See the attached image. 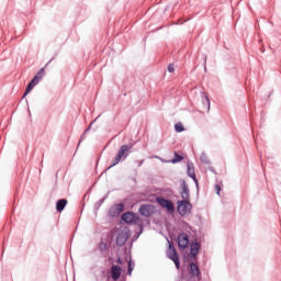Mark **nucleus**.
<instances>
[{
	"label": "nucleus",
	"mask_w": 281,
	"mask_h": 281,
	"mask_svg": "<svg viewBox=\"0 0 281 281\" xmlns=\"http://www.w3.org/2000/svg\"><path fill=\"white\" fill-rule=\"evenodd\" d=\"M168 71H169L170 74H172V72L175 71V65L170 64V65L168 66Z\"/></svg>",
	"instance_id": "25"
},
{
	"label": "nucleus",
	"mask_w": 281,
	"mask_h": 281,
	"mask_svg": "<svg viewBox=\"0 0 281 281\" xmlns=\"http://www.w3.org/2000/svg\"><path fill=\"white\" fill-rule=\"evenodd\" d=\"M111 278L114 281L120 280V277L122 276V267L120 266H112L111 267Z\"/></svg>",
	"instance_id": "10"
},
{
	"label": "nucleus",
	"mask_w": 281,
	"mask_h": 281,
	"mask_svg": "<svg viewBox=\"0 0 281 281\" xmlns=\"http://www.w3.org/2000/svg\"><path fill=\"white\" fill-rule=\"evenodd\" d=\"M126 240H128V233L126 231L119 232L116 236V245L119 247H124V245H126Z\"/></svg>",
	"instance_id": "7"
},
{
	"label": "nucleus",
	"mask_w": 281,
	"mask_h": 281,
	"mask_svg": "<svg viewBox=\"0 0 281 281\" xmlns=\"http://www.w3.org/2000/svg\"><path fill=\"white\" fill-rule=\"evenodd\" d=\"M38 82H41V81L38 80V77H34V78L31 80L30 83L35 87V85H38Z\"/></svg>",
	"instance_id": "24"
},
{
	"label": "nucleus",
	"mask_w": 281,
	"mask_h": 281,
	"mask_svg": "<svg viewBox=\"0 0 281 281\" xmlns=\"http://www.w3.org/2000/svg\"><path fill=\"white\" fill-rule=\"evenodd\" d=\"M175 131H176V133H183L186 131V128L183 127V124L176 123L175 124Z\"/></svg>",
	"instance_id": "18"
},
{
	"label": "nucleus",
	"mask_w": 281,
	"mask_h": 281,
	"mask_svg": "<svg viewBox=\"0 0 281 281\" xmlns=\"http://www.w3.org/2000/svg\"><path fill=\"white\" fill-rule=\"evenodd\" d=\"M66 206H67V200L65 199L58 200L56 203L57 212H63V210H65Z\"/></svg>",
	"instance_id": "14"
},
{
	"label": "nucleus",
	"mask_w": 281,
	"mask_h": 281,
	"mask_svg": "<svg viewBox=\"0 0 281 281\" xmlns=\"http://www.w3.org/2000/svg\"><path fill=\"white\" fill-rule=\"evenodd\" d=\"M139 216L133 212H126L122 215V221L127 225H133V223H137Z\"/></svg>",
	"instance_id": "5"
},
{
	"label": "nucleus",
	"mask_w": 281,
	"mask_h": 281,
	"mask_svg": "<svg viewBox=\"0 0 281 281\" xmlns=\"http://www.w3.org/2000/svg\"><path fill=\"white\" fill-rule=\"evenodd\" d=\"M91 126H93V122L89 125V127L83 132V134L81 135V139H85V135H87V133H89V131H91Z\"/></svg>",
	"instance_id": "22"
},
{
	"label": "nucleus",
	"mask_w": 281,
	"mask_h": 281,
	"mask_svg": "<svg viewBox=\"0 0 281 281\" xmlns=\"http://www.w3.org/2000/svg\"><path fill=\"white\" fill-rule=\"evenodd\" d=\"M189 245L190 238L188 237V234L181 233L178 235V247H180V249H188Z\"/></svg>",
	"instance_id": "6"
},
{
	"label": "nucleus",
	"mask_w": 281,
	"mask_h": 281,
	"mask_svg": "<svg viewBox=\"0 0 281 281\" xmlns=\"http://www.w3.org/2000/svg\"><path fill=\"white\" fill-rule=\"evenodd\" d=\"M190 273L193 278H199V276H201V270L196 263L190 265Z\"/></svg>",
	"instance_id": "12"
},
{
	"label": "nucleus",
	"mask_w": 281,
	"mask_h": 281,
	"mask_svg": "<svg viewBox=\"0 0 281 281\" xmlns=\"http://www.w3.org/2000/svg\"><path fill=\"white\" fill-rule=\"evenodd\" d=\"M32 89H34V86L32 83H29L23 98H25V95H27L32 91Z\"/></svg>",
	"instance_id": "20"
},
{
	"label": "nucleus",
	"mask_w": 281,
	"mask_h": 281,
	"mask_svg": "<svg viewBox=\"0 0 281 281\" xmlns=\"http://www.w3.org/2000/svg\"><path fill=\"white\" fill-rule=\"evenodd\" d=\"M187 172H188L189 177H191V179H193V181H195V183H199V181L196 180V173L194 172V164L188 162Z\"/></svg>",
	"instance_id": "11"
},
{
	"label": "nucleus",
	"mask_w": 281,
	"mask_h": 281,
	"mask_svg": "<svg viewBox=\"0 0 281 281\" xmlns=\"http://www.w3.org/2000/svg\"><path fill=\"white\" fill-rule=\"evenodd\" d=\"M132 148L133 146L122 145L119 149L117 155L113 160V164L108 168V170H111V168H113L114 166H117L120 161H124L131 155Z\"/></svg>",
	"instance_id": "2"
},
{
	"label": "nucleus",
	"mask_w": 281,
	"mask_h": 281,
	"mask_svg": "<svg viewBox=\"0 0 281 281\" xmlns=\"http://www.w3.org/2000/svg\"><path fill=\"white\" fill-rule=\"evenodd\" d=\"M156 201L159 204V206L167 210V212H169V213L175 212V204L172 203V201L161 198V196L157 198Z\"/></svg>",
	"instance_id": "4"
},
{
	"label": "nucleus",
	"mask_w": 281,
	"mask_h": 281,
	"mask_svg": "<svg viewBox=\"0 0 281 281\" xmlns=\"http://www.w3.org/2000/svg\"><path fill=\"white\" fill-rule=\"evenodd\" d=\"M179 161H183V156H180L179 154L175 153L171 164H179Z\"/></svg>",
	"instance_id": "19"
},
{
	"label": "nucleus",
	"mask_w": 281,
	"mask_h": 281,
	"mask_svg": "<svg viewBox=\"0 0 281 281\" xmlns=\"http://www.w3.org/2000/svg\"><path fill=\"white\" fill-rule=\"evenodd\" d=\"M203 98H204L203 106H205L207 113H210V98H207L205 93H203Z\"/></svg>",
	"instance_id": "17"
},
{
	"label": "nucleus",
	"mask_w": 281,
	"mask_h": 281,
	"mask_svg": "<svg viewBox=\"0 0 281 281\" xmlns=\"http://www.w3.org/2000/svg\"><path fill=\"white\" fill-rule=\"evenodd\" d=\"M199 249H200L199 243L191 244L190 254L192 258H196V256H199Z\"/></svg>",
	"instance_id": "13"
},
{
	"label": "nucleus",
	"mask_w": 281,
	"mask_h": 281,
	"mask_svg": "<svg viewBox=\"0 0 281 281\" xmlns=\"http://www.w3.org/2000/svg\"><path fill=\"white\" fill-rule=\"evenodd\" d=\"M38 82H41V81L38 80V77H34V78L31 80L30 83L35 87V85H38Z\"/></svg>",
	"instance_id": "23"
},
{
	"label": "nucleus",
	"mask_w": 281,
	"mask_h": 281,
	"mask_svg": "<svg viewBox=\"0 0 281 281\" xmlns=\"http://www.w3.org/2000/svg\"><path fill=\"white\" fill-rule=\"evenodd\" d=\"M82 139H85V138H81V139L79 140V144H81Z\"/></svg>",
	"instance_id": "29"
},
{
	"label": "nucleus",
	"mask_w": 281,
	"mask_h": 281,
	"mask_svg": "<svg viewBox=\"0 0 281 281\" xmlns=\"http://www.w3.org/2000/svg\"><path fill=\"white\" fill-rule=\"evenodd\" d=\"M215 191H216V194H218V196H220L221 195V186L215 184Z\"/></svg>",
	"instance_id": "26"
},
{
	"label": "nucleus",
	"mask_w": 281,
	"mask_h": 281,
	"mask_svg": "<svg viewBox=\"0 0 281 281\" xmlns=\"http://www.w3.org/2000/svg\"><path fill=\"white\" fill-rule=\"evenodd\" d=\"M181 188L182 191L180 194L182 200L177 202V211L180 216H188L192 212V204L190 203V189L188 188L186 180H182Z\"/></svg>",
	"instance_id": "1"
},
{
	"label": "nucleus",
	"mask_w": 281,
	"mask_h": 281,
	"mask_svg": "<svg viewBox=\"0 0 281 281\" xmlns=\"http://www.w3.org/2000/svg\"><path fill=\"white\" fill-rule=\"evenodd\" d=\"M117 262H119V265H122V259L119 258V259H117Z\"/></svg>",
	"instance_id": "28"
},
{
	"label": "nucleus",
	"mask_w": 281,
	"mask_h": 281,
	"mask_svg": "<svg viewBox=\"0 0 281 281\" xmlns=\"http://www.w3.org/2000/svg\"><path fill=\"white\" fill-rule=\"evenodd\" d=\"M127 273L131 276V273H133V266L131 265V262L128 263V270Z\"/></svg>",
	"instance_id": "27"
},
{
	"label": "nucleus",
	"mask_w": 281,
	"mask_h": 281,
	"mask_svg": "<svg viewBox=\"0 0 281 281\" xmlns=\"http://www.w3.org/2000/svg\"><path fill=\"white\" fill-rule=\"evenodd\" d=\"M169 247L167 249V257L169 258V260H172V262H175L176 265V269H180V262H179V254H177V249L175 248V246L172 245V243L168 241Z\"/></svg>",
	"instance_id": "3"
},
{
	"label": "nucleus",
	"mask_w": 281,
	"mask_h": 281,
	"mask_svg": "<svg viewBox=\"0 0 281 281\" xmlns=\"http://www.w3.org/2000/svg\"><path fill=\"white\" fill-rule=\"evenodd\" d=\"M45 77V68L40 69V71L34 76V78H37V80H43Z\"/></svg>",
	"instance_id": "15"
},
{
	"label": "nucleus",
	"mask_w": 281,
	"mask_h": 281,
	"mask_svg": "<svg viewBox=\"0 0 281 281\" xmlns=\"http://www.w3.org/2000/svg\"><path fill=\"white\" fill-rule=\"evenodd\" d=\"M200 159H201L202 164H210V159H207V155H205V154H202L200 156Z\"/></svg>",
	"instance_id": "21"
},
{
	"label": "nucleus",
	"mask_w": 281,
	"mask_h": 281,
	"mask_svg": "<svg viewBox=\"0 0 281 281\" xmlns=\"http://www.w3.org/2000/svg\"><path fill=\"white\" fill-rule=\"evenodd\" d=\"M123 212H124V204H115L110 209L109 214L110 216L115 217V216H120V214Z\"/></svg>",
	"instance_id": "9"
},
{
	"label": "nucleus",
	"mask_w": 281,
	"mask_h": 281,
	"mask_svg": "<svg viewBox=\"0 0 281 281\" xmlns=\"http://www.w3.org/2000/svg\"><path fill=\"white\" fill-rule=\"evenodd\" d=\"M154 210H155V207L153 205H150V204H143V205H140L138 212H139L140 216L148 217V216H150V214H153Z\"/></svg>",
	"instance_id": "8"
},
{
	"label": "nucleus",
	"mask_w": 281,
	"mask_h": 281,
	"mask_svg": "<svg viewBox=\"0 0 281 281\" xmlns=\"http://www.w3.org/2000/svg\"><path fill=\"white\" fill-rule=\"evenodd\" d=\"M45 77V68L40 69V71L34 76V78H37V80H43Z\"/></svg>",
	"instance_id": "16"
}]
</instances>
